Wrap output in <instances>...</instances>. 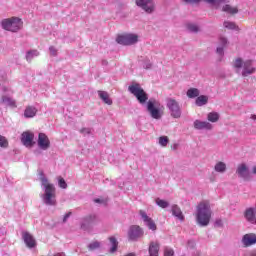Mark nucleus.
<instances>
[{
    "label": "nucleus",
    "mask_w": 256,
    "mask_h": 256,
    "mask_svg": "<svg viewBox=\"0 0 256 256\" xmlns=\"http://www.w3.org/2000/svg\"><path fill=\"white\" fill-rule=\"evenodd\" d=\"M232 67L237 73V75H241L242 77H249L254 75L256 72V64L253 59L244 60L241 57H237L232 62Z\"/></svg>",
    "instance_id": "obj_1"
},
{
    "label": "nucleus",
    "mask_w": 256,
    "mask_h": 256,
    "mask_svg": "<svg viewBox=\"0 0 256 256\" xmlns=\"http://www.w3.org/2000/svg\"><path fill=\"white\" fill-rule=\"evenodd\" d=\"M211 204L207 200L201 201L196 206V221L200 227H207L211 221Z\"/></svg>",
    "instance_id": "obj_2"
},
{
    "label": "nucleus",
    "mask_w": 256,
    "mask_h": 256,
    "mask_svg": "<svg viewBox=\"0 0 256 256\" xmlns=\"http://www.w3.org/2000/svg\"><path fill=\"white\" fill-rule=\"evenodd\" d=\"M41 187L44 191L42 195V200L45 205L54 206L57 205V199L55 196V186L49 183V180L45 176L40 177Z\"/></svg>",
    "instance_id": "obj_3"
},
{
    "label": "nucleus",
    "mask_w": 256,
    "mask_h": 256,
    "mask_svg": "<svg viewBox=\"0 0 256 256\" xmlns=\"http://www.w3.org/2000/svg\"><path fill=\"white\" fill-rule=\"evenodd\" d=\"M128 91H129V93L134 95V97H136V99H137L138 103H140V105H145V103H147V101H149V95L147 94V92H145L143 87H141V84H139L137 82H132L128 86Z\"/></svg>",
    "instance_id": "obj_4"
},
{
    "label": "nucleus",
    "mask_w": 256,
    "mask_h": 256,
    "mask_svg": "<svg viewBox=\"0 0 256 256\" xmlns=\"http://www.w3.org/2000/svg\"><path fill=\"white\" fill-rule=\"evenodd\" d=\"M1 26L4 31L17 33L23 29V20H21L19 17L6 18L1 21Z\"/></svg>",
    "instance_id": "obj_5"
},
{
    "label": "nucleus",
    "mask_w": 256,
    "mask_h": 256,
    "mask_svg": "<svg viewBox=\"0 0 256 256\" xmlns=\"http://www.w3.org/2000/svg\"><path fill=\"white\" fill-rule=\"evenodd\" d=\"M147 111L152 119H161L163 117V105L155 99H150L147 102Z\"/></svg>",
    "instance_id": "obj_6"
},
{
    "label": "nucleus",
    "mask_w": 256,
    "mask_h": 256,
    "mask_svg": "<svg viewBox=\"0 0 256 256\" xmlns=\"http://www.w3.org/2000/svg\"><path fill=\"white\" fill-rule=\"evenodd\" d=\"M166 107L170 111L171 117L173 119H180L181 117V106L179 105V102L173 98H167L166 99Z\"/></svg>",
    "instance_id": "obj_7"
},
{
    "label": "nucleus",
    "mask_w": 256,
    "mask_h": 256,
    "mask_svg": "<svg viewBox=\"0 0 256 256\" xmlns=\"http://www.w3.org/2000/svg\"><path fill=\"white\" fill-rule=\"evenodd\" d=\"M138 41L139 35L133 33L122 34L116 38V42L119 45H135Z\"/></svg>",
    "instance_id": "obj_8"
},
{
    "label": "nucleus",
    "mask_w": 256,
    "mask_h": 256,
    "mask_svg": "<svg viewBox=\"0 0 256 256\" xmlns=\"http://www.w3.org/2000/svg\"><path fill=\"white\" fill-rule=\"evenodd\" d=\"M100 219L99 216L95 214H91L89 216H86L85 218L82 219L81 222V229L84 231H87L93 227V225H97L99 223Z\"/></svg>",
    "instance_id": "obj_9"
},
{
    "label": "nucleus",
    "mask_w": 256,
    "mask_h": 256,
    "mask_svg": "<svg viewBox=\"0 0 256 256\" xmlns=\"http://www.w3.org/2000/svg\"><path fill=\"white\" fill-rule=\"evenodd\" d=\"M136 5L148 15L155 12V2L153 0H136Z\"/></svg>",
    "instance_id": "obj_10"
},
{
    "label": "nucleus",
    "mask_w": 256,
    "mask_h": 256,
    "mask_svg": "<svg viewBox=\"0 0 256 256\" xmlns=\"http://www.w3.org/2000/svg\"><path fill=\"white\" fill-rule=\"evenodd\" d=\"M37 145L39 149H42V151H47V149L51 147V140H49V136H47L45 133H39Z\"/></svg>",
    "instance_id": "obj_11"
},
{
    "label": "nucleus",
    "mask_w": 256,
    "mask_h": 256,
    "mask_svg": "<svg viewBox=\"0 0 256 256\" xmlns=\"http://www.w3.org/2000/svg\"><path fill=\"white\" fill-rule=\"evenodd\" d=\"M236 175L241 179H244V181H249V177H251L249 166L245 163L238 164L236 168Z\"/></svg>",
    "instance_id": "obj_12"
},
{
    "label": "nucleus",
    "mask_w": 256,
    "mask_h": 256,
    "mask_svg": "<svg viewBox=\"0 0 256 256\" xmlns=\"http://www.w3.org/2000/svg\"><path fill=\"white\" fill-rule=\"evenodd\" d=\"M139 215L141 219L144 221V224L150 231H157V224H155V221H153V218L149 217L147 213L143 210H140Z\"/></svg>",
    "instance_id": "obj_13"
},
{
    "label": "nucleus",
    "mask_w": 256,
    "mask_h": 256,
    "mask_svg": "<svg viewBox=\"0 0 256 256\" xmlns=\"http://www.w3.org/2000/svg\"><path fill=\"white\" fill-rule=\"evenodd\" d=\"M183 3H186L187 5H197L198 3H201V1H204V3H208V5H211V7H219L220 3H225L227 0H182Z\"/></svg>",
    "instance_id": "obj_14"
},
{
    "label": "nucleus",
    "mask_w": 256,
    "mask_h": 256,
    "mask_svg": "<svg viewBox=\"0 0 256 256\" xmlns=\"http://www.w3.org/2000/svg\"><path fill=\"white\" fill-rule=\"evenodd\" d=\"M22 239L25 245L28 247V249H33L37 247V241L35 240V237L31 235V233L27 231L22 232Z\"/></svg>",
    "instance_id": "obj_15"
},
{
    "label": "nucleus",
    "mask_w": 256,
    "mask_h": 256,
    "mask_svg": "<svg viewBox=\"0 0 256 256\" xmlns=\"http://www.w3.org/2000/svg\"><path fill=\"white\" fill-rule=\"evenodd\" d=\"M143 235V230L139 226H131L128 231L130 241H137Z\"/></svg>",
    "instance_id": "obj_16"
},
{
    "label": "nucleus",
    "mask_w": 256,
    "mask_h": 256,
    "mask_svg": "<svg viewBox=\"0 0 256 256\" xmlns=\"http://www.w3.org/2000/svg\"><path fill=\"white\" fill-rule=\"evenodd\" d=\"M33 139H35V134L30 131L22 133L21 141L25 147H33Z\"/></svg>",
    "instance_id": "obj_17"
},
{
    "label": "nucleus",
    "mask_w": 256,
    "mask_h": 256,
    "mask_svg": "<svg viewBox=\"0 0 256 256\" xmlns=\"http://www.w3.org/2000/svg\"><path fill=\"white\" fill-rule=\"evenodd\" d=\"M241 243L243 247H252V245H256V234L248 233L242 237Z\"/></svg>",
    "instance_id": "obj_18"
},
{
    "label": "nucleus",
    "mask_w": 256,
    "mask_h": 256,
    "mask_svg": "<svg viewBox=\"0 0 256 256\" xmlns=\"http://www.w3.org/2000/svg\"><path fill=\"white\" fill-rule=\"evenodd\" d=\"M194 129H197L198 131H211V129H213V124L203 120H195Z\"/></svg>",
    "instance_id": "obj_19"
},
{
    "label": "nucleus",
    "mask_w": 256,
    "mask_h": 256,
    "mask_svg": "<svg viewBox=\"0 0 256 256\" xmlns=\"http://www.w3.org/2000/svg\"><path fill=\"white\" fill-rule=\"evenodd\" d=\"M159 249H161V244L157 241H152L149 244L148 253L149 256H159Z\"/></svg>",
    "instance_id": "obj_20"
},
{
    "label": "nucleus",
    "mask_w": 256,
    "mask_h": 256,
    "mask_svg": "<svg viewBox=\"0 0 256 256\" xmlns=\"http://www.w3.org/2000/svg\"><path fill=\"white\" fill-rule=\"evenodd\" d=\"M171 213L174 217H177L179 221H185V216L183 215L181 208L177 206V204L172 205Z\"/></svg>",
    "instance_id": "obj_21"
},
{
    "label": "nucleus",
    "mask_w": 256,
    "mask_h": 256,
    "mask_svg": "<svg viewBox=\"0 0 256 256\" xmlns=\"http://www.w3.org/2000/svg\"><path fill=\"white\" fill-rule=\"evenodd\" d=\"M214 171L216 173H220V175H223V173H227V164L223 161H218L214 165Z\"/></svg>",
    "instance_id": "obj_22"
},
{
    "label": "nucleus",
    "mask_w": 256,
    "mask_h": 256,
    "mask_svg": "<svg viewBox=\"0 0 256 256\" xmlns=\"http://www.w3.org/2000/svg\"><path fill=\"white\" fill-rule=\"evenodd\" d=\"M245 218L250 223H255V225H256L255 209L254 208H248L245 212Z\"/></svg>",
    "instance_id": "obj_23"
},
{
    "label": "nucleus",
    "mask_w": 256,
    "mask_h": 256,
    "mask_svg": "<svg viewBox=\"0 0 256 256\" xmlns=\"http://www.w3.org/2000/svg\"><path fill=\"white\" fill-rule=\"evenodd\" d=\"M98 95L103 103L106 105H113V100H111V97H109V93L105 91H98Z\"/></svg>",
    "instance_id": "obj_24"
},
{
    "label": "nucleus",
    "mask_w": 256,
    "mask_h": 256,
    "mask_svg": "<svg viewBox=\"0 0 256 256\" xmlns=\"http://www.w3.org/2000/svg\"><path fill=\"white\" fill-rule=\"evenodd\" d=\"M207 103H209V96L207 95H200L195 100V105H197V107H203L207 105Z\"/></svg>",
    "instance_id": "obj_25"
},
{
    "label": "nucleus",
    "mask_w": 256,
    "mask_h": 256,
    "mask_svg": "<svg viewBox=\"0 0 256 256\" xmlns=\"http://www.w3.org/2000/svg\"><path fill=\"white\" fill-rule=\"evenodd\" d=\"M36 115H37V108L33 106L26 107L24 111V117H26V119H32V117H35Z\"/></svg>",
    "instance_id": "obj_26"
},
{
    "label": "nucleus",
    "mask_w": 256,
    "mask_h": 256,
    "mask_svg": "<svg viewBox=\"0 0 256 256\" xmlns=\"http://www.w3.org/2000/svg\"><path fill=\"white\" fill-rule=\"evenodd\" d=\"M219 43H220V46L217 47L216 53H217L220 57H223V55H224L223 48H224V47H227V39L224 38V37H221V38L219 39Z\"/></svg>",
    "instance_id": "obj_27"
},
{
    "label": "nucleus",
    "mask_w": 256,
    "mask_h": 256,
    "mask_svg": "<svg viewBox=\"0 0 256 256\" xmlns=\"http://www.w3.org/2000/svg\"><path fill=\"white\" fill-rule=\"evenodd\" d=\"M0 103H4V105H7V107H17V103L15 102V100L7 96H2V98L0 99Z\"/></svg>",
    "instance_id": "obj_28"
},
{
    "label": "nucleus",
    "mask_w": 256,
    "mask_h": 256,
    "mask_svg": "<svg viewBox=\"0 0 256 256\" xmlns=\"http://www.w3.org/2000/svg\"><path fill=\"white\" fill-rule=\"evenodd\" d=\"M222 11H224V13H229L230 15H237V13H239V9L237 7H233L229 4L223 6Z\"/></svg>",
    "instance_id": "obj_29"
},
{
    "label": "nucleus",
    "mask_w": 256,
    "mask_h": 256,
    "mask_svg": "<svg viewBox=\"0 0 256 256\" xmlns=\"http://www.w3.org/2000/svg\"><path fill=\"white\" fill-rule=\"evenodd\" d=\"M186 95L189 99H195L201 95V91H199L197 88H189L186 92Z\"/></svg>",
    "instance_id": "obj_30"
},
{
    "label": "nucleus",
    "mask_w": 256,
    "mask_h": 256,
    "mask_svg": "<svg viewBox=\"0 0 256 256\" xmlns=\"http://www.w3.org/2000/svg\"><path fill=\"white\" fill-rule=\"evenodd\" d=\"M35 57H39V51L37 50H30L26 53V61H33Z\"/></svg>",
    "instance_id": "obj_31"
},
{
    "label": "nucleus",
    "mask_w": 256,
    "mask_h": 256,
    "mask_svg": "<svg viewBox=\"0 0 256 256\" xmlns=\"http://www.w3.org/2000/svg\"><path fill=\"white\" fill-rule=\"evenodd\" d=\"M207 119H208V121H210V123H217V121H219V113L210 112L207 115Z\"/></svg>",
    "instance_id": "obj_32"
},
{
    "label": "nucleus",
    "mask_w": 256,
    "mask_h": 256,
    "mask_svg": "<svg viewBox=\"0 0 256 256\" xmlns=\"http://www.w3.org/2000/svg\"><path fill=\"white\" fill-rule=\"evenodd\" d=\"M155 203L158 207H161V209H167V207H169V202L167 200L156 198Z\"/></svg>",
    "instance_id": "obj_33"
},
{
    "label": "nucleus",
    "mask_w": 256,
    "mask_h": 256,
    "mask_svg": "<svg viewBox=\"0 0 256 256\" xmlns=\"http://www.w3.org/2000/svg\"><path fill=\"white\" fill-rule=\"evenodd\" d=\"M158 143L161 147H167V145H169V137L167 136L159 137Z\"/></svg>",
    "instance_id": "obj_34"
},
{
    "label": "nucleus",
    "mask_w": 256,
    "mask_h": 256,
    "mask_svg": "<svg viewBox=\"0 0 256 256\" xmlns=\"http://www.w3.org/2000/svg\"><path fill=\"white\" fill-rule=\"evenodd\" d=\"M0 147L2 149H7V147H9V140L3 135H0Z\"/></svg>",
    "instance_id": "obj_35"
},
{
    "label": "nucleus",
    "mask_w": 256,
    "mask_h": 256,
    "mask_svg": "<svg viewBox=\"0 0 256 256\" xmlns=\"http://www.w3.org/2000/svg\"><path fill=\"white\" fill-rule=\"evenodd\" d=\"M187 30L190 33H198L199 26L197 24L189 23V24H187Z\"/></svg>",
    "instance_id": "obj_36"
},
{
    "label": "nucleus",
    "mask_w": 256,
    "mask_h": 256,
    "mask_svg": "<svg viewBox=\"0 0 256 256\" xmlns=\"http://www.w3.org/2000/svg\"><path fill=\"white\" fill-rule=\"evenodd\" d=\"M110 243L112 245L111 249H110V253H115L117 251V239H115V237H110Z\"/></svg>",
    "instance_id": "obj_37"
},
{
    "label": "nucleus",
    "mask_w": 256,
    "mask_h": 256,
    "mask_svg": "<svg viewBox=\"0 0 256 256\" xmlns=\"http://www.w3.org/2000/svg\"><path fill=\"white\" fill-rule=\"evenodd\" d=\"M99 247H101V243L94 241L92 243L89 244L88 248L90 249V251H95V249H99Z\"/></svg>",
    "instance_id": "obj_38"
},
{
    "label": "nucleus",
    "mask_w": 256,
    "mask_h": 256,
    "mask_svg": "<svg viewBox=\"0 0 256 256\" xmlns=\"http://www.w3.org/2000/svg\"><path fill=\"white\" fill-rule=\"evenodd\" d=\"M224 27L225 29H231V30L237 29V25H235L234 22H229V21L224 22Z\"/></svg>",
    "instance_id": "obj_39"
},
{
    "label": "nucleus",
    "mask_w": 256,
    "mask_h": 256,
    "mask_svg": "<svg viewBox=\"0 0 256 256\" xmlns=\"http://www.w3.org/2000/svg\"><path fill=\"white\" fill-rule=\"evenodd\" d=\"M58 185L61 189H67V182L62 177L58 178Z\"/></svg>",
    "instance_id": "obj_40"
},
{
    "label": "nucleus",
    "mask_w": 256,
    "mask_h": 256,
    "mask_svg": "<svg viewBox=\"0 0 256 256\" xmlns=\"http://www.w3.org/2000/svg\"><path fill=\"white\" fill-rule=\"evenodd\" d=\"M175 255V251H173L172 248L166 247L164 249V256H174Z\"/></svg>",
    "instance_id": "obj_41"
},
{
    "label": "nucleus",
    "mask_w": 256,
    "mask_h": 256,
    "mask_svg": "<svg viewBox=\"0 0 256 256\" xmlns=\"http://www.w3.org/2000/svg\"><path fill=\"white\" fill-rule=\"evenodd\" d=\"M80 133H82V135H90L91 128H83L80 130Z\"/></svg>",
    "instance_id": "obj_42"
},
{
    "label": "nucleus",
    "mask_w": 256,
    "mask_h": 256,
    "mask_svg": "<svg viewBox=\"0 0 256 256\" xmlns=\"http://www.w3.org/2000/svg\"><path fill=\"white\" fill-rule=\"evenodd\" d=\"M49 51H50V55H52L53 57H56V55H57V50H56L55 47L51 46V47L49 48Z\"/></svg>",
    "instance_id": "obj_43"
},
{
    "label": "nucleus",
    "mask_w": 256,
    "mask_h": 256,
    "mask_svg": "<svg viewBox=\"0 0 256 256\" xmlns=\"http://www.w3.org/2000/svg\"><path fill=\"white\" fill-rule=\"evenodd\" d=\"M151 66H152V64H151V61H149V60H147L143 64L144 69H151Z\"/></svg>",
    "instance_id": "obj_44"
},
{
    "label": "nucleus",
    "mask_w": 256,
    "mask_h": 256,
    "mask_svg": "<svg viewBox=\"0 0 256 256\" xmlns=\"http://www.w3.org/2000/svg\"><path fill=\"white\" fill-rule=\"evenodd\" d=\"M215 227H223V220L217 219L215 221Z\"/></svg>",
    "instance_id": "obj_45"
},
{
    "label": "nucleus",
    "mask_w": 256,
    "mask_h": 256,
    "mask_svg": "<svg viewBox=\"0 0 256 256\" xmlns=\"http://www.w3.org/2000/svg\"><path fill=\"white\" fill-rule=\"evenodd\" d=\"M70 217H71V212L67 213V214L64 216V219H63L64 223H65V221H67V219L70 218Z\"/></svg>",
    "instance_id": "obj_46"
},
{
    "label": "nucleus",
    "mask_w": 256,
    "mask_h": 256,
    "mask_svg": "<svg viewBox=\"0 0 256 256\" xmlns=\"http://www.w3.org/2000/svg\"><path fill=\"white\" fill-rule=\"evenodd\" d=\"M94 202H95V203H103V200H101V199H95Z\"/></svg>",
    "instance_id": "obj_47"
},
{
    "label": "nucleus",
    "mask_w": 256,
    "mask_h": 256,
    "mask_svg": "<svg viewBox=\"0 0 256 256\" xmlns=\"http://www.w3.org/2000/svg\"><path fill=\"white\" fill-rule=\"evenodd\" d=\"M250 118H251L253 121H256V115H255V114L251 115Z\"/></svg>",
    "instance_id": "obj_48"
},
{
    "label": "nucleus",
    "mask_w": 256,
    "mask_h": 256,
    "mask_svg": "<svg viewBox=\"0 0 256 256\" xmlns=\"http://www.w3.org/2000/svg\"><path fill=\"white\" fill-rule=\"evenodd\" d=\"M177 147H178V145H177V144H174V145L172 146V149L175 151V150H177Z\"/></svg>",
    "instance_id": "obj_49"
},
{
    "label": "nucleus",
    "mask_w": 256,
    "mask_h": 256,
    "mask_svg": "<svg viewBox=\"0 0 256 256\" xmlns=\"http://www.w3.org/2000/svg\"><path fill=\"white\" fill-rule=\"evenodd\" d=\"M252 172L256 175V165L253 167Z\"/></svg>",
    "instance_id": "obj_50"
},
{
    "label": "nucleus",
    "mask_w": 256,
    "mask_h": 256,
    "mask_svg": "<svg viewBox=\"0 0 256 256\" xmlns=\"http://www.w3.org/2000/svg\"><path fill=\"white\" fill-rule=\"evenodd\" d=\"M102 64H103V65H107V60H104V61L102 62Z\"/></svg>",
    "instance_id": "obj_51"
},
{
    "label": "nucleus",
    "mask_w": 256,
    "mask_h": 256,
    "mask_svg": "<svg viewBox=\"0 0 256 256\" xmlns=\"http://www.w3.org/2000/svg\"><path fill=\"white\" fill-rule=\"evenodd\" d=\"M211 183L215 182V178H210Z\"/></svg>",
    "instance_id": "obj_52"
}]
</instances>
